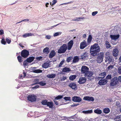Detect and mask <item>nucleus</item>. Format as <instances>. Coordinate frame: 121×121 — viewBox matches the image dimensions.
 Returning a JSON list of instances; mask_svg holds the SVG:
<instances>
[{
	"label": "nucleus",
	"instance_id": "f8f14e48",
	"mask_svg": "<svg viewBox=\"0 0 121 121\" xmlns=\"http://www.w3.org/2000/svg\"><path fill=\"white\" fill-rule=\"evenodd\" d=\"M86 81V79L85 77H81L80 78L78 82L80 84H83L85 83Z\"/></svg>",
	"mask_w": 121,
	"mask_h": 121
},
{
	"label": "nucleus",
	"instance_id": "a211bd4d",
	"mask_svg": "<svg viewBox=\"0 0 121 121\" xmlns=\"http://www.w3.org/2000/svg\"><path fill=\"white\" fill-rule=\"evenodd\" d=\"M114 60L112 56L107 58L106 60L107 61H108L109 63L111 62H113L114 61Z\"/></svg>",
	"mask_w": 121,
	"mask_h": 121
},
{
	"label": "nucleus",
	"instance_id": "1a4fd4ad",
	"mask_svg": "<svg viewBox=\"0 0 121 121\" xmlns=\"http://www.w3.org/2000/svg\"><path fill=\"white\" fill-rule=\"evenodd\" d=\"M118 79L117 77H115L111 81L110 84L112 86H114L116 85L118 82Z\"/></svg>",
	"mask_w": 121,
	"mask_h": 121
},
{
	"label": "nucleus",
	"instance_id": "4c0bfd02",
	"mask_svg": "<svg viewBox=\"0 0 121 121\" xmlns=\"http://www.w3.org/2000/svg\"><path fill=\"white\" fill-rule=\"evenodd\" d=\"M105 44L107 48H109L111 46L110 44L107 41H106L105 42Z\"/></svg>",
	"mask_w": 121,
	"mask_h": 121
},
{
	"label": "nucleus",
	"instance_id": "6e6d98bb",
	"mask_svg": "<svg viewBox=\"0 0 121 121\" xmlns=\"http://www.w3.org/2000/svg\"><path fill=\"white\" fill-rule=\"evenodd\" d=\"M28 63L29 62H28L26 60H25L24 61L23 63V65L24 66L28 64Z\"/></svg>",
	"mask_w": 121,
	"mask_h": 121
},
{
	"label": "nucleus",
	"instance_id": "de8ad7c7",
	"mask_svg": "<svg viewBox=\"0 0 121 121\" xmlns=\"http://www.w3.org/2000/svg\"><path fill=\"white\" fill-rule=\"evenodd\" d=\"M1 43L5 45L6 44V43L5 41V39H2L1 41Z\"/></svg>",
	"mask_w": 121,
	"mask_h": 121
},
{
	"label": "nucleus",
	"instance_id": "dca6fc26",
	"mask_svg": "<svg viewBox=\"0 0 121 121\" xmlns=\"http://www.w3.org/2000/svg\"><path fill=\"white\" fill-rule=\"evenodd\" d=\"M118 50L117 49H114L112 52L113 56L115 57L117 56L118 55Z\"/></svg>",
	"mask_w": 121,
	"mask_h": 121
},
{
	"label": "nucleus",
	"instance_id": "13d9d810",
	"mask_svg": "<svg viewBox=\"0 0 121 121\" xmlns=\"http://www.w3.org/2000/svg\"><path fill=\"white\" fill-rule=\"evenodd\" d=\"M84 18L83 17H78L77 19H75V21H78L80 19H84Z\"/></svg>",
	"mask_w": 121,
	"mask_h": 121
},
{
	"label": "nucleus",
	"instance_id": "4be33fe9",
	"mask_svg": "<svg viewBox=\"0 0 121 121\" xmlns=\"http://www.w3.org/2000/svg\"><path fill=\"white\" fill-rule=\"evenodd\" d=\"M70 71V70L69 68L66 67L63 68L62 69L63 72L66 73L69 72Z\"/></svg>",
	"mask_w": 121,
	"mask_h": 121
},
{
	"label": "nucleus",
	"instance_id": "f03ea898",
	"mask_svg": "<svg viewBox=\"0 0 121 121\" xmlns=\"http://www.w3.org/2000/svg\"><path fill=\"white\" fill-rule=\"evenodd\" d=\"M67 48V45L66 44H63L58 50V52L59 53H63L66 51Z\"/></svg>",
	"mask_w": 121,
	"mask_h": 121
},
{
	"label": "nucleus",
	"instance_id": "6ab92c4d",
	"mask_svg": "<svg viewBox=\"0 0 121 121\" xmlns=\"http://www.w3.org/2000/svg\"><path fill=\"white\" fill-rule=\"evenodd\" d=\"M56 53L54 51H52L50 52L49 55V57L50 58H52L55 56Z\"/></svg>",
	"mask_w": 121,
	"mask_h": 121
},
{
	"label": "nucleus",
	"instance_id": "f257e3e1",
	"mask_svg": "<svg viewBox=\"0 0 121 121\" xmlns=\"http://www.w3.org/2000/svg\"><path fill=\"white\" fill-rule=\"evenodd\" d=\"M100 51V48L98 44L95 43L91 46L90 48V53L92 56H95L98 54Z\"/></svg>",
	"mask_w": 121,
	"mask_h": 121
},
{
	"label": "nucleus",
	"instance_id": "0e129e2a",
	"mask_svg": "<svg viewBox=\"0 0 121 121\" xmlns=\"http://www.w3.org/2000/svg\"><path fill=\"white\" fill-rule=\"evenodd\" d=\"M116 105L117 106H119L120 105V103L119 102H116Z\"/></svg>",
	"mask_w": 121,
	"mask_h": 121
},
{
	"label": "nucleus",
	"instance_id": "69168bd1",
	"mask_svg": "<svg viewBox=\"0 0 121 121\" xmlns=\"http://www.w3.org/2000/svg\"><path fill=\"white\" fill-rule=\"evenodd\" d=\"M79 104H74L71 105V107H74L77 106L79 105Z\"/></svg>",
	"mask_w": 121,
	"mask_h": 121
},
{
	"label": "nucleus",
	"instance_id": "052dcab7",
	"mask_svg": "<svg viewBox=\"0 0 121 121\" xmlns=\"http://www.w3.org/2000/svg\"><path fill=\"white\" fill-rule=\"evenodd\" d=\"M4 34V31L2 30H0V35H2Z\"/></svg>",
	"mask_w": 121,
	"mask_h": 121
},
{
	"label": "nucleus",
	"instance_id": "7ed1b4c3",
	"mask_svg": "<svg viewBox=\"0 0 121 121\" xmlns=\"http://www.w3.org/2000/svg\"><path fill=\"white\" fill-rule=\"evenodd\" d=\"M93 73V72L88 71L86 74H85L84 76L89 80H91V78H94L92 76Z\"/></svg>",
	"mask_w": 121,
	"mask_h": 121
},
{
	"label": "nucleus",
	"instance_id": "473e14b6",
	"mask_svg": "<svg viewBox=\"0 0 121 121\" xmlns=\"http://www.w3.org/2000/svg\"><path fill=\"white\" fill-rule=\"evenodd\" d=\"M76 77V75H72L70 76L69 77V79L71 80H73Z\"/></svg>",
	"mask_w": 121,
	"mask_h": 121
},
{
	"label": "nucleus",
	"instance_id": "8fccbe9b",
	"mask_svg": "<svg viewBox=\"0 0 121 121\" xmlns=\"http://www.w3.org/2000/svg\"><path fill=\"white\" fill-rule=\"evenodd\" d=\"M22 57L20 56H18L17 57V59L19 62H21L22 61V60L21 59Z\"/></svg>",
	"mask_w": 121,
	"mask_h": 121
},
{
	"label": "nucleus",
	"instance_id": "e2e57ef3",
	"mask_svg": "<svg viewBox=\"0 0 121 121\" xmlns=\"http://www.w3.org/2000/svg\"><path fill=\"white\" fill-rule=\"evenodd\" d=\"M45 38L47 39H50V36L49 35H46L45 37Z\"/></svg>",
	"mask_w": 121,
	"mask_h": 121
},
{
	"label": "nucleus",
	"instance_id": "a18cd8bd",
	"mask_svg": "<svg viewBox=\"0 0 121 121\" xmlns=\"http://www.w3.org/2000/svg\"><path fill=\"white\" fill-rule=\"evenodd\" d=\"M73 58L71 57H69L67 58L66 60L67 62H69Z\"/></svg>",
	"mask_w": 121,
	"mask_h": 121
},
{
	"label": "nucleus",
	"instance_id": "bf43d9fd",
	"mask_svg": "<svg viewBox=\"0 0 121 121\" xmlns=\"http://www.w3.org/2000/svg\"><path fill=\"white\" fill-rule=\"evenodd\" d=\"M118 73L120 74H121V67H119L118 69Z\"/></svg>",
	"mask_w": 121,
	"mask_h": 121
},
{
	"label": "nucleus",
	"instance_id": "0eeeda50",
	"mask_svg": "<svg viewBox=\"0 0 121 121\" xmlns=\"http://www.w3.org/2000/svg\"><path fill=\"white\" fill-rule=\"evenodd\" d=\"M89 45V44L87 43H86V41L84 40L80 43V48L81 49H83Z\"/></svg>",
	"mask_w": 121,
	"mask_h": 121
},
{
	"label": "nucleus",
	"instance_id": "a878e982",
	"mask_svg": "<svg viewBox=\"0 0 121 121\" xmlns=\"http://www.w3.org/2000/svg\"><path fill=\"white\" fill-rule=\"evenodd\" d=\"M103 112L106 114H108L110 112L109 109L107 108H105L103 109Z\"/></svg>",
	"mask_w": 121,
	"mask_h": 121
},
{
	"label": "nucleus",
	"instance_id": "20e7f679",
	"mask_svg": "<svg viewBox=\"0 0 121 121\" xmlns=\"http://www.w3.org/2000/svg\"><path fill=\"white\" fill-rule=\"evenodd\" d=\"M104 56V53L103 52H100L98 57L97 58V62L99 63H101L103 60Z\"/></svg>",
	"mask_w": 121,
	"mask_h": 121
},
{
	"label": "nucleus",
	"instance_id": "4468645a",
	"mask_svg": "<svg viewBox=\"0 0 121 121\" xmlns=\"http://www.w3.org/2000/svg\"><path fill=\"white\" fill-rule=\"evenodd\" d=\"M83 99L84 100L89 101H93L94 100V99L93 97L88 96L84 97L83 98Z\"/></svg>",
	"mask_w": 121,
	"mask_h": 121
},
{
	"label": "nucleus",
	"instance_id": "58836bf2",
	"mask_svg": "<svg viewBox=\"0 0 121 121\" xmlns=\"http://www.w3.org/2000/svg\"><path fill=\"white\" fill-rule=\"evenodd\" d=\"M105 54L106 56V58L109 57V56H111L110 54V52H107L105 53Z\"/></svg>",
	"mask_w": 121,
	"mask_h": 121
},
{
	"label": "nucleus",
	"instance_id": "b1692460",
	"mask_svg": "<svg viewBox=\"0 0 121 121\" xmlns=\"http://www.w3.org/2000/svg\"><path fill=\"white\" fill-rule=\"evenodd\" d=\"M47 77L49 78H55L56 76V74H49L47 75Z\"/></svg>",
	"mask_w": 121,
	"mask_h": 121
},
{
	"label": "nucleus",
	"instance_id": "ddd939ff",
	"mask_svg": "<svg viewBox=\"0 0 121 121\" xmlns=\"http://www.w3.org/2000/svg\"><path fill=\"white\" fill-rule=\"evenodd\" d=\"M69 86L72 89L74 90L77 89V85L76 84L73 82H72L70 83L69 85Z\"/></svg>",
	"mask_w": 121,
	"mask_h": 121
},
{
	"label": "nucleus",
	"instance_id": "c9c22d12",
	"mask_svg": "<svg viewBox=\"0 0 121 121\" xmlns=\"http://www.w3.org/2000/svg\"><path fill=\"white\" fill-rule=\"evenodd\" d=\"M42 71L39 69H37L34 70L33 72L35 73H39L42 72Z\"/></svg>",
	"mask_w": 121,
	"mask_h": 121
},
{
	"label": "nucleus",
	"instance_id": "72a5a7b5",
	"mask_svg": "<svg viewBox=\"0 0 121 121\" xmlns=\"http://www.w3.org/2000/svg\"><path fill=\"white\" fill-rule=\"evenodd\" d=\"M88 54L87 52H85L82 56V59H84L86 58V57H87L88 56Z\"/></svg>",
	"mask_w": 121,
	"mask_h": 121
},
{
	"label": "nucleus",
	"instance_id": "6e6552de",
	"mask_svg": "<svg viewBox=\"0 0 121 121\" xmlns=\"http://www.w3.org/2000/svg\"><path fill=\"white\" fill-rule=\"evenodd\" d=\"M72 100L74 102H79L81 101L82 99L80 97L75 96L72 97Z\"/></svg>",
	"mask_w": 121,
	"mask_h": 121
},
{
	"label": "nucleus",
	"instance_id": "e433bc0d",
	"mask_svg": "<svg viewBox=\"0 0 121 121\" xmlns=\"http://www.w3.org/2000/svg\"><path fill=\"white\" fill-rule=\"evenodd\" d=\"M113 65H109L107 67V69L108 70H111L112 69L114 68Z\"/></svg>",
	"mask_w": 121,
	"mask_h": 121
},
{
	"label": "nucleus",
	"instance_id": "bb28decb",
	"mask_svg": "<svg viewBox=\"0 0 121 121\" xmlns=\"http://www.w3.org/2000/svg\"><path fill=\"white\" fill-rule=\"evenodd\" d=\"M82 112L85 114H90L92 112V110H88L87 111H83Z\"/></svg>",
	"mask_w": 121,
	"mask_h": 121
},
{
	"label": "nucleus",
	"instance_id": "3c124183",
	"mask_svg": "<svg viewBox=\"0 0 121 121\" xmlns=\"http://www.w3.org/2000/svg\"><path fill=\"white\" fill-rule=\"evenodd\" d=\"M6 41L7 42L8 44L10 43L11 42V39L8 38H6Z\"/></svg>",
	"mask_w": 121,
	"mask_h": 121
},
{
	"label": "nucleus",
	"instance_id": "7c9ffc66",
	"mask_svg": "<svg viewBox=\"0 0 121 121\" xmlns=\"http://www.w3.org/2000/svg\"><path fill=\"white\" fill-rule=\"evenodd\" d=\"M79 60V58L77 56H75L74 57L73 61V63H75L78 62Z\"/></svg>",
	"mask_w": 121,
	"mask_h": 121
},
{
	"label": "nucleus",
	"instance_id": "ea45409f",
	"mask_svg": "<svg viewBox=\"0 0 121 121\" xmlns=\"http://www.w3.org/2000/svg\"><path fill=\"white\" fill-rule=\"evenodd\" d=\"M65 62V60L64 59L62 60L60 62L58 66L59 67H61L62 65Z\"/></svg>",
	"mask_w": 121,
	"mask_h": 121
},
{
	"label": "nucleus",
	"instance_id": "393cba45",
	"mask_svg": "<svg viewBox=\"0 0 121 121\" xmlns=\"http://www.w3.org/2000/svg\"><path fill=\"white\" fill-rule=\"evenodd\" d=\"M106 73L105 72L101 73L99 75V78H103L106 76Z\"/></svg>",
	"mask_w": 121,
	"mask_h": 121
},
{
	"label": "nucleus",
	"instance_id": "412c9836",
	"mask_svg": "<svg viewBox=\"0 0 121 121\" xmlns=\"http://www.w3.org/2000/svg\"><path fill=\"white\" fill-rule=\"evenodd\" d=\"M33 35L34 36V35L32 34H31L30 33H29L25 34L24 35H23V36L24 37L26 38L27 37Z\"/></svg>",
	"mask_w": 121,
	"mask_h": 121
},
{
	"label": "nucleus",
	"instance_id": "c85d7f7f",
	"mask_svg": "<svg viewBox=\"0 0 121 121\" xmlns=\"http://www.w3.org/2000/svg\"><path fill=\"white\" fill-rule=\"evenodd\" d=\"M50 65L48 63H44L42 65V67L43 68H48Z\"/></svg>",
	"mask_w": 121,
	"mask_h": 121
},
{
	"label": "nucleus",
	"instance_id": "9b49d317",
	"mask_svg": "<svg viewBox=\"0 0 121 121\" xmlns=\"http://www.w3.org/2000/svg\"><path fill=\"white\" fill-rule=\"evenodd\" d=\"M110 36L112 40H115L117 39L120 37L119 34L117 35H110Z\"/></svg>",
	"mask_w": 121,
	"mask_h": 121
},
{
	"label": "nucleus",
	"instance_id": "c03bdc74",
	"mask_svg": "<svg viewBox=\"0 0 121 121\" xmlns=\"http://www.w3.org/2000/svg\"><path fill=\"white\" fill-rule=\"evenodd\" d=\"M48 102L46 100H43L42 102V104L44 105H47Z\"/></svg>",
	"mask_w": 121,
	"mask_h": 121
},
{
	"label": "nucleus",
	"instance_id": "603ef678",
	"mask_svg": "<svg viewBox=\"0 0 121 121\" xmlns=\"http://www.w3.org/2000/svg\"><path fill=\"white\" fill-rule=\"evenodd\" d=\"M70 98L69 97H65L64 98V99L66 100H70Z\"/></svg>",
	"mask_w": 121,
	"mask_h": 121
},
{
	"label": "nucleus",
	"instance_id": "423d86ee",
	"mask_svg": "<svg viewBox=\"0 0 121 121\" xmlns=\"http://www.w3.org/2000/svg\"><path fill=\"white\" fill-rule=\"evenodd\" d=\"M22 56L24 57H27L29 55V52L26 50H24L22 51L21 53Z\"/></svg>",
	"mask_w": 121,
	"mask_h": 121
},
{
	"label": "nucleus",
	"instance_id": "39448f33",
	"mask_svg": "<svg viewBox=\"0 0 121 121\" xmlns=\"http://www.w3.org/2000/svg\"><path fill=\"white\" fill-rule=\"evenodd\" d=\"M28 99L31 102L35 101L36 100V96L34 95H29L27 97Z\"/></svg>",
	"mask_w": 121,
	"mask_h": 121
},
{
	"label": "nucleus",
	"instance_id": "680f3d73",
	"mask_svg": "<svg viewBox=\"0 0 121 121\" xmlns=\"http://www.w3.org/2000/svg\"><path fill=\"white\" fill-rule=\"evenodd\" d=\"M67 77H63L61 79V81H62L65 80L66 79Z\"/></svg>",
	"mask_w": 121,
	"mask_h": 121
},
{
	"label": "nucleus",
	"instance_id": "a19ab883",
	"mask_svg": "<svg viewBox=\"0 0 121 121\" xmlns=\"http://www.w3.org/2000/svg\"><path fill=\"white\" fill-rule=\"evenodd\" d=\"M49 48H46L44 49L43 51L44 52L46 53H48L49 52Z\"/></svg>",
	"mask_w": 121,
	"mask_h": 121
},
{
	"label": "nucleus",
	"instance_id": "cd10ccee",
	"mask_svg": "<svg viewBox=\"0 0 121 121\" xmlns=\"http://www.w3.org/2000/svg\"><path fill=\"white\" fill-rule=\"evenodd\" d=\"M47 105L50 108H52L53 107V103L52 102H48Z\"/></svg>",
	"mask_w": 121,
	"mask_h": 121
},
{
	"label": "nucleus",
	"instance_id": "774afa93",
	"mask_svg": "<svg viewBox=\"0 0 121 121\" xmlns=\"http://www.w3.org/2000/svg\"><path fill=\"white\" fill-rule=\"evenodd\" d=\"M118 79L119 81L121 82V76H119Z\"/></svg>",
	"mask_w": 121,
	"mask_h": 121
},
{
	"label": "nucleus",
	"instance_id": "49530a36",
	"mask_svg": "<svg viewBox=\"0 0 121 121\" xmlns=\"http://www.w3.org/2000/svg\"><path fill=\"white\" fill-rule=\"evenodd\" d=\"M62 98V95H59L55 98V99L58 100Z\"/></svg>",
	"mask_w": 121,
	"mask_h": 121
},
{
	"label": "nucleus",
	"instance_id": "09e8293b",
	"mask_svg": "<svg viewBox=\"0 0 121 121\" xmlns=\"http://www.w3.org/2000/svg\"><path fill=\"white\" fill-rule=\"evenodd\" d=\"M29 21V19H26L23 20L21 21H20L19 22H18L17 23H21V22H23V21H24V22H28V21Z\"/></svg>",
	"mask_w": 121,
	"mask_h": 121
},
{
	"label": "nucleus",
	"instance_id": "f3484780",
	"mask_svg": "<svg viewBox=\"0 0 121 121\" xmlns=\"http://www.w3.org/2000/svg\"><path fill=\"white\" fill-rule=\"evenodd\" d=\"M107 82L106 79L101 80L99 82L98 84L101 85H103L105 84Z\"/></svg>",
	"mask_w": 121,
	"mask_h": 121
},
{
	"label": "nucleus",
	"instance_id": "c756f323",
	"mask_svg": "<svg viewBox=\"0 0 121 121\" xmlns=\"http://www.w3.org/2000/svg\"><path fill=\"white\" fill-rule=\"evenodd\" d=\"M92 39V37L91 35H89L87 40V43H88L89 44L91 41Z\"/></svg>",
	"mask_w": 121,
	"mask_h": 121
},
{
	"label": "nucleus",
	"instance_id": "9d476101",
	"mask_svg": "<svg viewBox=\"0 0 121 121\" xmlns=\"http://www.w3.org/2000/svg\"><path fill=\"white\" fill-rule=\"evenodd\" d=\"M88 68L87 67L83 66L81 69V72L82 73L86 74L88 71Z\"/></svg>",
	"mask_w": 121,
	"mask_h": 121
},
{
	"label": "nucleus",
	"instance_id": "aec40b11",
	"mask_svg": "<svg viewBox=\"0 0 121 121\" xmlns=\"http://www.w3.org/2000/svg\"><path fill=\"white\" fill-rule=\"evenodd\" d=\"M115 121H121V116H115L114 118Z\"/></svg>",
	"mask_w": 121,
	"mask_h": 121
},
{
	"label": "nucleus",
	"instance_id": "338daca9",
	"mask_svg": "<svg viewBox=\"0 0 121 121\" xmlns=\"http://www.w3.org/2000/svg\"><path fill=\"white\" fill-rule=\"evenodd\" d=\"M42 58L41 57H38L36 58V59L37 60H40Z\"/></svg>",
	"mask_w": 121,
	"mask_h": 121
},
{
	"label": "nucleus",
	"instance_id": "5701e85b",
	"mask_svg": "<svg viewBox=\"0 0 121 121\" xmlns=\"http://www.w3.org/2000/svg\"><path fill=\"white\" fill-rule=\"evenodd\" d=\"M35 59V57H30L27 58L26 60L29 63H30L32 62Z\"/></svg>",
	"mask_w": 121,
	"mask_h": 121
},
{
	"label": "nucleus",
	"instance_id": "37998d69",
	"mask_svg": "<svg viewBox=\"0 0 121 121\" xmlns=\"http://www.w3.org/2000/svg\"><path fill=\"white\" fill-rule=\"evenodd\" d=\"M57 2L56 0H53L52 1V3L51 2L50 3V4L52 6L54 5L55 4H56Z\"/></svg>",
	"mask_w": 121,
	"mask_h": 121
},
{
	"label": "nucleus",
	"instance_id": "864d4df0",
	"mask_svg": "<svg viewBox=\"0 0 121 121\" xmlns=\"http://www.w3.org/2000/svg\"><path fill=\"white\" fill-rule=\"evenodd\" d=\"M112 78L111 75H108L106 77V78L108 79H110Z\"/></svg>",
	"mask_w": 121,
	"mask_h": 121
},
{
	"label": "nucleus",
	"instance_id": "f704fd0d",
	"mask_svg": "<svg viewBox=\"0 0 121 121\" xmlns=\"http://www.w3.org/2000/svg\"><path fill=\"white\" fill-rule=\"evenodd\" d=\"M94 112L96 113L99 114L101 113L102 111L101 110L99 109H96L94 111Z\"/></svg>",
	"mask_w": 121,
	"mask_h": 121
},
{
	"label": "nucleus",
	"instance_id": "79ce46f5",
	"mask_svg": "<svg viewBox=\"0 0 121 121\" xmlns=\"http://www.w3.org/2000/svg\"><path fill=\"white\" fill-rule=\"evenodd\" d=\"M62 33L61 32H58L55 33L54 35V36H56L60 35Z\"/></svg>",
	"mask_w": 121,
	"mask_h": 121
},
{
	"label": "nucleus",
	"instance_id": "2f4dec72",
	"mask_svg": "<svg viewBox=\"0 0 121 121\" xmlns=\"http://www.w3.org/2000/svg\"><path fill=\"white\" fill-rule=\"evenodd\" d=\"M36 84H39L40 85L42 86H44L46 84V83L45 82L43 81H42L40 82H37L35 83Z\"/></svg>",
	"mask_w": 121,
	"mask_h": 121
},
{
	"label": "nucleus",
	"instance_id": "2eb2a0df",
	"mask_svg": "<svg viewBox=\"0 0 121 121\" xmlns=\"http://www.w3.org/2000/svg\"><path fill=\"white\" fill-rule=\"evenodd\" d=\"M73 40H71L69 41L68 43V50H70L73 44Z\"/></svg>",
	"mask_w": 121,
	"mask_h": 121
},
{
	"label": "nucleus",
	"instance_id": "5fc2aeb1",
	"mask_svg": "<svg viewBox=\"0 0 121 121\" xmlns=\"http://www.w3.org/2000/svg\"><path fill=\"white\" fill-rule=\"evenodd\" d=\"M73 2V1H71L67 3H63L62 4H60V5H63L64 4H71Z\"/></svg>",
	"mask_w": 121,
	"mask_h": 121
},
{
	"label": "nucleus",
	"instance_id": "4d7b16f0",
	"mask_svg": "<svg viewBox=\"0 0 121 121\" xmlns=\"http://www.w3.org/2000/svg\"><path fill=\"white\" fill-rule=\"evenodd\" d=\"M98 13V11H95L92 12V15L93 16H95V15H96Z\"/></svg>",
	"mask_w": 121,
	"mask_h": 121
}]
</instances>
